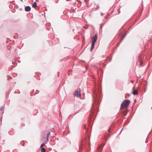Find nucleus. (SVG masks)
Returning a JSON list of instances; mask_svg holds the SVG:
<instances>
[{
  "mask_svg": "<svg viewBox=\"0 0 152 152\" xmlns=\"http://www.w3.org/2000/svg\"><path fill=\"white\" fill-rule=\"evenodd\" d=\"M129 101L128 100H125L121 104V108L126 107L128 106L129 103Z\"/></svg>",
  "mask_w": 152,
  "mask_h": 152,
  "instance_id": "f257e3e1",
  "label": "nucleus"
},
{
  "mask_svg": "<svg viewBox=\"0 0 152 152\" xmlns=\"http://www.w3.org/2000/svg\"><path fill=\"white\" fill-rule=\"evenodd\" d=\"M75 96L77 97H80L81 96V93L80 89H78L75 93Z\"/></svg>",
  "mask_w": 152,
  "mask_h": 152,
  "instance_id": "f03ea898",
  "label": "nucleus"
},
{
  "mask_svg": "<svg viewBox=\"0 0 152 152\" xmlns=\"http://www.w3.org/2000/svg\"><path fill=\"white\" fill-rule=\"evenodd\" d=\"M97 36L96 35V34L94 37H93V41L92 42L95 43L97 39Z\"/></svg>",
  "mask_w": 152,
  "mask_h": 152,
  "instance_id": "7ed1b4c3",
  "label": "nucleus"
},
{
  "mask_svg": "<svg viewBox=\"0 0 152 152\" xmlns=\"http://www.w3.org/2000/svg\"><path fill=\"white\" fill-rule=\"evenodd\" d=\"M25 10L26 11L28 12L31 10V8L29 6H27L25 7Z\"/></svg>",
  "mask_w": 152,
  "mask_h": 152,
  "instance_id": "20e7f679",
  "label": "nucleus"
},
{
  "mask_svg": "<svg viewBox=\"0 0 152 152\" xmlns=\"http://www.w3.org/2000/svg\"><path fill=\"white\" fill-rule=\"evenodd\" d=\"M138 93V91H137L135 90H134L133 92V94L134 95H136Z\"/></svg>",
  "mask_w": 152,
  "mask_h": 152,
  "instance_id": "39448f33",
  "label": "nucleus"
},
{
  "mask_svg": "<svg viewBox=\"0 0 152 152\" xmlns=\"http://www.w3.org/2000/svg\"><path fill=\"white\" fill-rule=\"evenodd\" d=\"M37 3H36V2H34V4H33L32 6V7L34 8H35L36 7H37Z\"/></svg>",
  "mask_w": 152,
  "mask_h": 152,
  "instance_id": "423d86ee",
  "label": "nucleus"
},
{
  "mask_svg": "<svg viewBox=\"0 0 152 152\" xmlns=\"http://www.w3.org/2000/svg\"><path fill=\"white\" fill-rule=\"evenodd\" d=\"M50 133L49 132L48 134V135L47 136V140L48 141V137H49V136H50Z\"/></svg>",
  "mask_w": 152,
  "mask_h": 152,
  "instance_id": "0eeeda50",
  "label": "nucleus"
},
{
  "mask_svg": "<svg viewBox=\"0 0 152 152\" xmlns=\"http://www.w3.org/2000/svg\"><path fill=\"white\" fill-rule=\"evenodd\" d=\"M41 152H45V149L44 148H42L41 149Z\"/></svg>",
  "mask_w": 152,
  "mask_h": 152,
  "instance_id": "6e6552de",
  "label": "nucleus"
},
{
  "mask_svg": "<svg viewBox=\"0 0 152 152\" xmlns=\"http://www.w3.org/2000/svg\"><path fill=\"white\" fill-rule=\"evenodd\" d=\"M45 144L44 143H43L40 146V148H42V147Z\"/></svg>",
  "mask_w": 152,
  "mask_h": 152,
  "instance_id": "1a4fd4ad",
  "label": "nucleus"
},
{
  "mask_svg": "<svg viewBox=\"0 0 152 152\" xmlns=\"http://www.w3.org/2000/svg\"><path fill=\"white\" fill-rule=\"evenodd\" d=\"M95 44V43L92 42L91 46H93V47H94Z\"/></svg>",
  "mask_w": 152,
  "mask_h": 152,
  "instance_id": "9d476101",
  "label": "nucleus"
},
{
  "mask_svg": "<svg viewBox=\"0 0 152 152\" xmlns=\"http://www.w3.org/2000/svg\"><path fill=\"white\" fill-rule=\"evenodd\" d=\"M94 47H93L91 46V51L94 48Z\"/></svg>",
  "mask_w": 152,
  "mask_h": 152,
  "instance_id": "9b49d317",
  "label": "nucleus"
},
{
  "mask_svg": "<svg viewBox=\"0 0 152 152\" xmlns=\"http://www.w3.org/2000/svg\"><path fill=\"white\" fill-rule=\"evenodd\" d=\"M1 110H2V108H1Z\"/></svg>",
  "mask_w": 152,
  "mask_h": 152,
  "instance_id": "f8f14e48",
  "label": "nucleus"
}]
</instances>
